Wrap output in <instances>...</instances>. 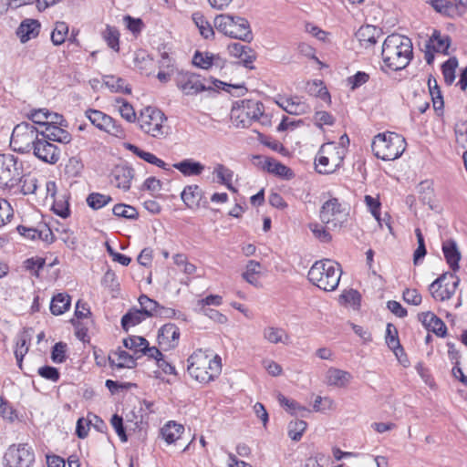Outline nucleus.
<instances>
[{
  "mask_svg": "<svg viewBox=\"0 0 467 467\" xmlns=\"http://www.w3.org/2000/svg\"><path fill=\"white\" fill-rule=\"evenodd\" d=\"M134 169L128 164L116 165L110 173L111 182L123 191L130 189L131 181L134 178Z\"/></svg>",
  "mask_w": 467,
  "mask_h": 467,
  "instance_id": "6ab92c4d",
  "label": "nucleus"
},
{
  "mask_svg": "<svg viewBox=\"0 0 467 467\" xmlns=\"http://www.w3.org/2000/svg\"><path fill=\"white\" fill-rule=\"evenodd\" d=\"M40 133L34 124L23 121L14 128L10 145L15 151L28 153L34 148Z\"/></svg>",
  "mask_w": 467,
  "mask_h": 467,
  "instance_id": "9d476101",
  "label": "nucleus"
},
{
  "mask_svg": "<svg viewBox=\"0 0 467 467\" xmlns=\"http://www.w3.org/2000/svg\"><path fill=\"white\" fill-rule=\"evenodd\" d=\"M451 45V38L449 35H442L440 30L434 29L431 36L426 40L425 47L436 53L449 55V48Z\"/></svg>",
  "mask_w": 467,
  "mask_h": 467,
  "instance_id": "412c9836",
  "label": "nucleus"
},
{
  "mask_svg": "<svg viewBox=\"0 0 467 467\" xmlns=\"http://www.w3.org/2000/svg\"><path fill=\"white\" fill-rule=\"evenodd\" d=\"M134 65L140 73L150 74V69L153 66V59L142 49L136 51L134 57Z\"/></svg>",
  "mask_w": 467,
  "mask_h": 467,
  "instance_id": "a19ab883",
  "label": "nucleus"
},
{
  "mask_svg": "<svg viewBox=\"0 0 467 467\" xmlns=\"http://www.w3.org/2000/svg\"><path fill=\"white\" fill-rule=\"evenodd\" d=\"M45 139L49 141H57L63 144H67L71 141V134L62 129V126H57L53 124H47L46 130L40 133Z\"/></svg>",
  "mask_w": 467,
  "mask_h": 467,
  "instance_id": "a878e982",
  "label": "nucleus"
},
{
  "mask_svg": "<svg viewBox=\"0 0 467 467\" xmlns=\"http://www.w3.org/2000/svg\"><path fill=\"white\" fill-rule=\"evenodd\" d=\"M261 264L254 260H250L246 265V270L243 273L244 279L249 284L257 286L260 275Z\"/></svg>",
  "mask_w": 467,
  "mask_h": 467,
  "instance_id": "37998d69",
  "label": "nucleus"
},
{
  "mask_svg": "<svg viewBox=\"0 0 467 467\" xmlns=\"http://www.w3.org/2000/svg\"><path fill=\"white\" fill-rule=\"evenodd\" d=\"M366 205L374 218L380 223V206L381 203L379 199H376L370 195H366L364 198Z\"/></svg>",
  "mask_w": 467,
  "mask_h": 467,
  "instance_id": "338daca9",
  "label": "nucleus"
},
{
  "mask_svg": "<svg viewBox=\"0 0 467 467\" xmlns=\"http://www.w3.org/2000/svg\"><path fill=\"white\" fill-rule=\"evenodd\" d=\"M138 123L140 129L146 134L156 138L162 139L169 134L170 128L163 125L167 119L165 115L158 109L146 107L140 111Z\"/></svg>",
  "mask_w": 467,
  "mask_h": 467,
  "instance_id": "6e6552de",
  "label": "nucleus"
},
{
  "mask_svg": "<svg viewBox=\"0 0 467 467\" xmlns=\"http://www.w3.org/2000/svg\"><path fill=\"white\" fill-rule=\"evenodd\" d=\"M431 5L435 11L444 16L450 17L460 16L452 0H431Z\"/></svg>",
  "mask_w": 467,
  "mask_h": 467,
  "instance_id": "4c0bfd02",
  "label": "nucleus"
},
{
  "mask_svg": "<svg viewBox=\"0 0 467 467\" xmlns=\"http://www.w3.org/2000/svg\"><path fill=\"white\" fill-rule=\"evenodd\" d=\"M307 423L302 420H292L288 424V436L291 440L298 441L301 440L303 433L306 430Z\"/></svg>",
  "mask_w": 467,
  "mask_h": 467,
  "instance_id": "864d4df0",
  "label": "nucleus"
},
{
  "mask_svg": "<svg viewBox=\"0 0 467 467\" xmlns=\"http://www.w3.org/2000/svg\"><path fill=\"white\" fill-rule=\"evenodd\" d=\"M172 167L182 172L184 176H197L204 170L203 164L193 161L192 159H184L180 162L174 163Z\"/></svg>",
  "mask_w": 467,
  "mask_h": 467,
  "instance_id": "7c9ffc66",
  "label": "nucleus"
},
{
  "mask_svg": "<svg viewBox=\"0 0 467 467\" xmlns=\"http://www.w3.org/2000/svg\"><path fill=\"white\" fill-rule=\"evenodd\" d=\"M67 344L60 341L56 343L51 351V359L54 363H63L67 358Z\"/></svg>",
  "mask_w": 467,
  "mask_h": 467,
  "instance_id": "680f3d73",
  "label": "nucleus"
},
{
  "mask_svg": "<svg viewBox=\"0 0 467 467\" xmlns=\"http://www.w3.org/2000/svg\"><path fill=\"white\" fill-rule=\"evenodd\" d=\"M32 150L34 155L46 163L55 164L60 159V150L44 137L38 138Z\"/></svg>",
  "mask_w": 467,
  "mask_h": 467,
  "instance_id": "dca6fc26",
  "label": "nucleus"
},
{
  "mask_svg": "<svg viewBox=\"0 0 467 467\" xmlns=\"http://www.w3.org/2000/svg\"><path fill=\"white\" fill-rule=\"evenodd\" d=\"M441 248L446 263L449 265L450 268L453 272L458 271L462 255L456 242L453 239H448L442 243Z\"/></svg>",
  "mask_w": 467,
  "mask_h": 467,
  "instance_id": "b1692460",
  "label": "nucleus"
},
{
  "mask_svg": "<svg viewBox=\"0 0 467 467\" xmlns=\"http://www.w3.org/2000/svg\"><path fill=\"white\" fill-rule=\"evenodd\" d=\"M22 183L19 192L24 195L35 194L37 190V179L35 176H31L30 174L25 175L23 173V178L19 182Z\"/></svg>",
  "mask_w": 467,
  "mask_h": 467,
  "instance_id": "6e6d98bb",
  "label": "nucleus"
},
{
  "mask_svg": "<svg viewBox=\"0 0 467 467\" xmlns=\"http://www.w3.org/2000/svg\"><path fill=\"white\" fill-rule=\"evenodd\" d=\"M264 338L273 344L285 343L289 337L285 331L280 327H267L264 329Z\"/></svg>",
  "mask_w": 467,
  "mask_h": 467,
  "instance_id": "a18cd8bd",
  "label": "nucleus"
},
{
  "mask_svg": "<svg viewBox=\"0 0 467 467\" xmlns=\"http://www.w3.org/2000/svg\"><path fill=\"white\" fill-rule=\"evenodd\" d=\"M85 114L90 122L99 130L119 139L125 138L126 132L121 124L109 115L92 109L86 110Z\"/></svg>",
  "mask_w": 467,
  "mask_h": 467,
  "instance_id": "ddd939ff",
  "label": "nucleus"
},
{
  "mask_svg": "<svg viewBox=\"0 0 467 467\" xmlns=\"http://www.w3.org/2000/svg\"><path fill=\"white\" fill-rule=\"evenodd\" d=\"M454 273L446 272L430 285L429 291L436 301L448 300L455 294L460 278Z\"/></svg>",
  "mask_w": 467,
  "mask_h": 467,
  "instance_id": "f8f14e48",
  "label": "nucleus"
},
{
  "mask_svg": "<svg viewBox=\"0 0 467 467\" xmlns=\"http://www.w3.org/2000/svg\"><path fill=\"white\" fill-rule=\"evenodd\" d=\"M24 166L13 154H0V187L14 189L23 178Z\"/></svg>",
  "mask_w": 467,
  "mask_h": 467,
  "instance_id": "1a4fd4ad",
  "label": "nucleus"
},
{
  "mask_svg": "<svg viewBox=\"0 0 467 467\" xmlns=\"http://www.w3.org/2000/svg\"><path fill=\"white\" fill-rule=\"evenodd\" d=\"M114 355L117 356V361L111 356H109V363L112 368H133L137 366V358L125 350L119 349L114 352Z\"/></svg>",
  "mask_w": 467,
  "mask_h": 467,
  "instance_id": "c756f323",
  "label": "nucleus"
},
{
  "mask_svg": "<svg viewBox=\"0 0 467 467\" xmlns=\"http://www.w3.org/2000/svg\"><path fill=\"white\" fill-rule=\"evenodd\" d=\"M458 67V59L451 57L441 65V72L447 85H451L455 79V70Z\"/></svg>",
  "mask_w": 467,
  "mask_h": 467,
  "instance_id": "09e8293b",
  "label": "nucleus"
},
{
  "mask_svg": "<svg viewBox=\"0 0 467 467\" xmlns=\"http://www.w3.org/2000/svg\"><path fill=\"white\" fill-rule=\"evenodd\" d=\"M341 271L330 260L317 261L307 274L309 282L324 291L335 290L340 280Z\"/></svg>",
  "mask_w": 467,
  "mask_h": 467,
  "instance_id": "423d86ee",
  "label": "nucleus"
},
{
  "mask_svg": "<svg viewBox=\"0 0 467 467\" xmlns=\"http://www.w3.org/2000/svg\"><path fill=\"white\" fill-rule=\"evenodd\" d=\"M146 317L140 309H130L121 317V327L123 330L128 332L130 327H134L141 323Z\"/></svg>",
  "mask_w": 467,
  "mask_h": 467,
  "instance_id": "58836bf2",
  "label": "nucleus"
},
{
  "mask_svg": "<svg viewBox=\"0 0 467 467\" xmlns=\"http://www.w3.org/2000/svg\"><path fill=\"white\" fill-rule=\"evenodd\" d=\"M347 150L337 146L334 141L323 143L315 158V168L317 173L328 175L337 172L343 167Z\"/></svg>",
  "mask_w": 467,
  "mask_h": 467,
  "instance_id": "7ed1b4c3",
  "label": "nucleus"
},
{
  "mask_svg": "<svg viewBox=\"0 0 467 467\" xmlns=\"http://www.w3.org/2000/svg\"><path fill=\"white\" fill-rule=\"evenodd\" d=\"M386 344L396 355H398L397 350L403 351V348L400 343L398 329L391 323H388L386 327Z\"/></svg>",
  "mask_w": 467,
  "mask_h": 467,
  "instance_id": "79ce46f5",
  "label": "nucleus"
},
{
  "mask_svg": "<svg viewBox=\"0 0 467 467\" xmlns=\"http://www.w3.org/2000/svg\"><path fill=\"white\" fill-rule=\"evenodd\" d=\"M347 215L345 208L337 198H331L325 202L320 211L321 222L334 227L341 226L346 221Z\"/></svg>",
  "mask_w": 467,
  "mask_h": 467,
  "instance_id": "2eb2a0df",
  "label": "nucleus"
},
{
  "mask_svg": "<svg viewBox=\"0 0 467 467\" xmlns=\"http://www.w3.org/2000/svg\"><path fill=\"white\" fill-rule=\"evenodd\" d=\"M213 56L208 53L202 54L200 51H196L192 57V64L200 68L208 69L213 66Z\"/></svg>",
  "mask_w": 467,
  "mask_h": 467,
  "instance_id": "4d7b16f0",
  "label": "nucleus"
},
{
  "mask_svg": "<svg viewBox=\"0 0 467 467\" xmlns=\"http://www.w3.org/2000/svg\"><path fill=\"white\" fill-rule=\"evenodd\" d=\"M103 82L112 92H119L123 94L131 93V88L129 85H126L125 80L121 78L105 76Z\"/></svg>",
  "mask_w": 467,
  "mask_h": 467,
  "instance_id": "ea45409f",
  "label": "nucleus"
},
{
  "mask_svg": "<svg viewBox=\"0 0 467 467\" xmlns=\"http://www.w3.org/2000/svg\"><path fill=\"white\" fill-rule=\"evenodd\" d=\"M213 172L216 174L219 183L225 185L231 191H236L232 184L234 175L233 171L225 167L223 164H217L214 167Z\"/></svg>",
  "mask_w": 467,
  "mask_h": 467,
  "instance_id": "c03bdc74",
  "label": "nucleus"
},
{
  "mask_svg": "<svg viewBox=\"0 0 467 467\" xmlns=\"http://www.w3.org/2000/svg\"><path fill=\"white\" fill-rule=\"evenodd\" d=\"M102 38L112 50L119 51V31L116 26L107 25L101 33Z\"/></svg>",
  "mask_w": 467,
  "mask_h": 467,
  "instance_id": "e433bc0d",
  "label": "nucleus"
},
{
  "mask_svg": "<svg viewBox=\"0 0 467 467\" xmlns=\"http://www.w3.org/2000/svg\"><path fill=\"white\" fill-rule=\"evenodd\" d=\"M284 110L291 115H303L310 111V107L300 97L295 96L285 99Z\"/></svg>",
  "mask_w": 467,
  "mask_h": 467,
  "instance_id": "72a5a7b5",
  "label": "nucleus"
},
{
  "mask_svg": "<svg viewBox=\"0 0 467 467\" xmlns=\"http://www.w3.org/2000/svg\"><path fill=\"white\" fill-rule=\"evenodd\" d=\"M262 102L254 99H243L233 104L231 119L237 128H248L264 114Z\"/></svg>",
  "mask_w": 467,
  "mask_h": 467,
  "instance_id": "0eeeda50",
  "label": "nucleus"
},
{
  "mask_svg": "<svg viewBox=\"0 0 467 467\" xmlns=\"http://www.w3.org/2000/svg\"><path fill=\"white\" fill-rule=\"evenodd\" d=\"M70 306V296L67 294L54 296L50 303V311L53 315L58 316L65 313Z\"/></svg>",
  "mask_w": 467,
  "mask_h": 467,
  "instance_id": "c9c22d12",
  "label": "nucleus"
},
{
  "mask_svg": "<svg viewBox=\"0 0 467 467\" xmlns=\"http://www.w3.org/2000/svg\"><path fill=\"white\" fill-rule=\"evenodd\" d=\"M277 400L279 404L285 408V410L291 414L296 415L298 411L302 412H310L308 409L304 406H301L298 402L294 400H289L283 394L279 393L277 396Z\"/></svg>",
  "mask_w": 467,
  "mask_h": 467,
  "instance_id": "3c124183",
  "label": "nucleus"
},
{
  "mask_svg": "<svg viewBox=\"0 0 467 467\" xmlns=\"http://www.w3.org/2000/svg\"><path fill=\"white\" fill-rule=\"evenodd\" d=\"M110 423L120 441L126 442L128 441V435L126 432L127 427H125L123 423V418L118 414H114L110 419Z\"/></svg>",
  "mask_w": 467,
  "mask_h": 467,
  "instance_id": "052dcab7",
  "label": "nucleus"
},
{
  "mask_svg": "<svg viewBox=\"0 0 467 467\" xmlns=\"http://www.w3.org/2000/svg\"><path fill=\"white\" fill-rule=\"evenodd\" d=\"M203 80L201 75L189 71L178 72L175 78L177 88L185 96H195L202 91H214V88L207 87Z\"/></svg>",
  "mask_w": 467,
  "mask_h": 467,
  "instance_id": "4468645a",
  "label": "nucleus"
},
{
  "mask_svg": "<svg viewBox=\"0 0 467 467\" xmlns=\"http://www.w3.org/2000/svg\"><path fill=\"white\" fill-rule=\"evenodd\" d=\"M125 148L133 154H135L136 156H138L139 158H140L141 160H143L144 161L155 165L161 169H163L164 171L173 172L171 169L167 167L168 165L164 161L158 158L153 153L143 150L142 149L131 143H126Z\"/></svg>",
  "mask_w": 467,
  "mask_h": 467,
  "instance_id": "393cba45",
  "label": "nucleus"
},
{
  "mask_svg": "<svg viewBox=\"0 0 467 467\" xmlns=\"http://www.w3.org/2000/svg\"><path fill=\"white\" fill-rule=\"evenodd\" d=\"M181 199L189 209H198L201 206L208 207V201L204 197V192L197 184L185 186L181 193Z\"/></svg>",
  "mask_w": 467,
  "mask_h": 467,
  "instance_id": "f3484780",
  "label": "nucleus"
},
{
  "mask_svg": "<svg viewBox=\"0 0 467 467\" xmlns=\"http://www.w3.org/2000/svg\"><path fill=\"white\" fill-rule=\"evenodd\" d=\"M68 34V26L66 22L57 21L55 24V27L51 32V41L54 46L62 45L67 38Z\"/></svg>",
  "mask_w": 467,
  "mask_h": 467,
  "instance_id": "49530a36",
  "label": "nucleus"
},
{
  "mask_svg": "<svg viewBox=\"0 0 467 467\" xmlns=\"http://www.w3.org/2000/svg\"><path fill=\"white\" fill-rule=\"evenodd\" d=\"M380 35L379 30L374 26H363L356 33L360 46L368 48L373 47L377 42Z\"/></svg>",
  "mask_w": 467,
  "mask_h": 467,
  "instance_id": "bb28decb",
  "label": "nucleus"
},
{
  "mask_svg": "<svg viewBox=\"0 0 467 467\" xmlns=\"http://www.w3.org/2000/svg\"><path fill=\"white\" fill-rule=\"evenodd\" d=\"M213 26L219 32L231 38L248 43L253 40L250 23L244 17L229 14L217 15Z\"/></svg>",
  "mask_w": 467,
  "mask_h": 467,
  "instance_id": "39448f33",
  "label": "nucleus"
},
{
  "mask_svg": "<svg viewBox=\"0 0 467 467\" xmlns=\"http://www.w3.org/2000/svg\"><path fill=\"white\" fill-rule=\"evenodd\" d=\"M310 230L316 238L322 243H329L332 240V235L326 230V228L318 223H311Z\"/></svg>",
  "mask_w": 467,
  "mask_h": 467,
  "instance_id": "774afa93",
  "label": "nucleus"
},
{
  "mask_svg": "<svg viewBox=\"0 0 467 467\" xmlns=\"http://www.w3.org/2000/svg\"><path fill=\"white\" fill-rule=\"evenodd\" d=\"M183 431V425L171 420L161 429V434L168 444H171L180 439Z\"/></svg>",
  "mask_w": 467,
  "mask_h": 467,
  "instance_id": "2f4dec72",
  "label": "nucleus"
},
{
  "mask_svg": "<svg viewBox=\"0 0 467 467\" xmlns=\"http://www.w3.org/2000/svg\"><path fill=\"white\" fill-rule=\"evenodd\" d=\"M418 317L422 325L437 337H444L447 335L445 323L432 312H423L419 314Z\"/></svg>",
  "mask_w": 467,
  "mask_h": 467,
  "instance_id": "aec40b11",
  "label": "nucleus"
},
{
  "mask_svg": "<svg viewBox=\"0 0 467 467\" xmlns=\"http://www.w3.org/2000/svg\"><path fill=\"white\" fill-rule=\"evenodd\" d=\"M428 87L430 96L432 100L433 109L436 113L441 116L443 113L444 101L443 97L441 95V91L440 87L438 86L437 80L434 78L432 75L429 76L428 78Z\"/></svg>",
  "mask_w": 467,
  "mask_h": 467,
  "instance_id": "c85d7f7f",
  "label": "nucleus"
},
{
  "mask_svg": "<svg viewBox=\"0 0 467 467\" xmlns=\"http://www.w3.org/2000/svg\"><path fill=\"white\" fill-rule=\"evenodd\" d=\"M41 24L37 19L26 18L21 22L16 29V35L21 43H26L36 38L40 33Z\"/></svg>",
  "mask_w": 467,
  "mask_h": 467,
  "instance_id": "5701e85b",
  "label": "nucleus"
},
{
  "mask_svg": "<svg viewBox=\"0 0 467 467\" xmlns=\"http://www.w3.org/2000/svg\"><path fill=\"white\" fill-rule=\"evenodd\" d=\"M51 113L48 110L45 109H38L32 110L28 115V119L35 124L47 126V119H49Z\"/></svg>",
  "mask_w": 467,
  "mask_h": 467,
  "instance_id": "e2e57ef3",
  "label": "nucleus"
},
{
  "mask_svg": "<svg viewBox=\"0 0 467 467\" xmlns=\"http://www.w3.org/2000/svg\"><path fill=\"white\" fill-rule=\"evenodd\" d=\"M263 170L287 180L294 177V172L290 168L273 158H265Z\"/></svg>",
  "mask_w": 467,
  "mask_h": 467,
  "instance_id": "cd10ccee",
  "label": "nucleus"
},
{
  "mask_svg": "<svg viewBox=\"0 0 467 467\" xmlns=\"http://www.w3.org/2000/svg\"><path fill=\"white\" fill-rule=\"evenodd\" d=\"M116 104L119 105V111L120 116L129 122H135L136 112L131 104L122 98L116 99Z\"/></svg>",
  "mask_w": 467,
  "mask_h": 467,
  "instance_id": "5fc2aeb1",
  "label": "nucleus"
},
{
  "mask_svg": "<svg viewBox=\"0 0 467 467\" xmlns=\"http://www.w3.org/2000/svg\"><path fill=\"white\" fill-rule=\"evenodd\" d=\"M37 372L39 376L52 382H57L60 378V373L58 369L55 367L47 365L40 367Z\"/></svg>",
  "mask_w": 467,
  "mask_h": 467,
  "instance_id": "69168bd1",
  "label": "nucleus"
},
{
  "mask_svg": "<svg viewBox=\"0 0 467 467\" xmlns=\"http://www.w3.org/2000/svg\"><path fill=\"white\" fill-rule=\"evenodd\" d=\"M180 329L173 323L163 325L158 331V343L163 350L175 348L179 344Z\"/></svg>",
  "mask_w": 467,
  "mask_h": 467,
  "instance_id": "a211bd4d",
  "label": "nucleus"
},
{
  "mask_svg": "<svg viewBox=\"0 0 467 467\" xmlns=\"http://www.w3.org/2000/svg\"><path fill=\"white\" fill-rule=\"evenodd\" d=\"M351 378L349 372L336 368H330L327 372V384L330 386L345 387Z\"/></svg>",
  "mask_w": 467,
  "mask_h": 467,
  "instance_id": "473e14b6",
  "label": "nucleus"
},
{
  "mask_svg": "<svg viewBox=\"0 0 467 467\" xmlns=\"http://www.w3.org/2000/svg\"><path fill=\"white\" fill-rule=\"evenodd\" d=\"M32 328L25 327L16 337V348L14 353L19 368H22L23 358L29 350V346L32 339Z\"/></svg>",
  "mask_w": 467,
  "mask_h": 467,
  "instance_id": "4be33fe9",
  "label": "nucleus"
},
{
  "mask_svg": "<svg viewBox=\"0 0 467 467\" xmlns=\"http://www.w3.org/2000/svg\"><path fill=\"white\" fill-rule=\"evenodd\" d=\"M112 213L115 216L125 219L136 220L139 217V213L134 207L124 203L116 204Z\"/></svg>",
  "mask_w": 467,
  "mask_h": 467,
  "instance_id": "603ef678",
  "label": "nucleus"
},
{
  "mask_svg": "<svg viewBox=\"0 0 467 467\" xmlns=\"http://www.w3.org/2000/svg\"><path fill=\"white\" fill-rule=\"evenodd\" d=\"M123 22L127 29L130 31L134 36L140 34L144 27L142 19L132 17L130 15H127L123 17Z\"/></svg>",
  "mask_w": 467,
  "mask_h": 467,
  "instance_id": "13d9d810",
  "label": "nucleus"
},
{
  "mask_svg": "<svg viewBox=\"0 0 467 467\" xmlns=\"http://www.w3.org/2000/svg\"><path fill=\"white\" fill-rule=\"evenodd\" d=\"M139 303L141 307L140 310L146 317H155L160 305L157 301L150 298L146 295H141L139 297Z\"/></svg>",
  "mask_w": 467,
  "mask_h": 467,
  "instance_id": "8fccbe9b",
  "label": "nucleus"
},
{
  "mask_svg": "<svg viewBox=\"0 0 467 467\" xmlns=\"http://www.w3.org/2000/svg\"><path fill=\"white\" fill-rule=\"evenodd\" d=\"M406 145L405 139L398 133H379L372 140L371 149L378 159L394 161L402 155Z\"/></svg>",
  "mask_w": 467,
  "mask_h": 467,
  "instance_id": "20e7f679",
  "label": "nucleus"
},
{
  "mask_svg": "<svg viewBox=\"0 0 467 467\" xmlns=\"http://www.w3.org/2000/svg\"><path fill=\"white\" fill-rule=\"evenodd\" d=\"M35 462V453L27 443L12 444L3 457V466L31 467Z\"/></svg>",
  "mask_w": 467,
  "mask_h": 467,
  "instance_id": "9b49d317",
  "label": "nucleus"
},
{
  "mask_svg": "<svg viewBox=\"0 0 467 467\" xmlns=\"http://www.w3.org/2000/svg\"><path fill=\"white\" fill-rule=\"evenodd\" d=\"M147 344V339L140 336H130L123 339V346L126 348L134 350L135 354L140 353V349Z\"/></svg>",
  "mask_w": 467,
  "mask_h": 467,
  "instance_id": "bf43d9fd",
  "label": "nucleus"
},
{
  "mask_svg": "<svg viewBox=\"0 0 467 467\" xmlns=\"http://www.w3.org/2000/svg\"><path fill=\"white\" fill-rule=\"evenodd\" d=\"M187 363L189 375L201 383L213 380L221 372V358L218 355L211 357L202 349L193 352Z\"/></svg>",
  "mask_w": 467,
  "mask_h": 467,
  "instance_id": "f03ea898",
  "label": "nucleus"
},
{
  "mask_svg": "<svg viewBox=\"0 0 467 467\" xmlns=\"http://www.w3.org/2000/svg\"><path fill=\"white\" fill-rule=\"evenodd\" d=\"M192 19L194 25L196 26V27L199 29V32L203 38L209 39L211 37H213V36H214L213 27L205 19L203 14L202 12H194L192 15Z\"/></svg>",
  "mask_w": 467,
  "mask_h": 467,
  "instance_id": "f704fd0d",
  "label": "nucleus"
},
{
  "mask_svg": "<svg viewBox=\"0 0 467 467\" xmlns=\"http://www.w3.org/2000/svg\"><path fill=\"white\" fill-rule=\"evenodd\" d=\"M381 57L388 68L394 71L404 69L413 57L411 40L398 34L388 36L382 45Z\"/></svg>",
  "mask_w": 467,
  "mask_h": 467,
  "instance_id": "f257e3e1",
  "label": "nucleus"
},
{
  "mask_svg": "<svg viewBox=\"0 0 467 467\" xmlns=\"http://www.w3.org/2000/svg\"><path fill=\"white\" fill-rule=\"evenodd\" d=\"M86 202L91 209L99 210L112 202V198L110 195L91 192L88 195Z\"/></svg>",
  "mask_w": 467,
  "mask_h": 467,
  "instance_id": "de8ad7c7",
  "label": "nucleus"
},
{
  "mask_svg": "<svg viewBox=\"0 0 467 467\" xmlns=\"http://www.w3.org/2000/svg\"><path fill=\"white\" fill-rule=\"evenodd\" d=\"M14 216V210L11 204L5 199H0V226L10 222Z\"/></svg>",
  "mask_w": 467,
  "mask_h": 467,
  "instance_id": "0e129e2a",
  "label": "nucleus"
}]
</instances>
